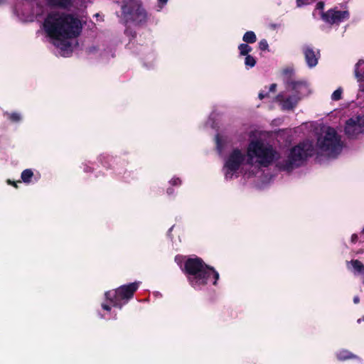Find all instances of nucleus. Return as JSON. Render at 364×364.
Wrapping results in <instances>:
<instances>
[{
  "label": "nucleus",
  "mask_w": 364,
  "mask_h": 364,
  "mask_svg": "<svg viewBox=\"0 0 364 364\" xmlns=\"http://www.w3.org/2000/svg\"><path fill=\"white\" fill-rule=\"evenodd\" d=\"M279 159V153L272 144L261 139H252L246 151L234 149L225 160L223 170L225 178H232L233 173L245 166L260 168L267 167Z\"/></svg>",
  "instance_id": "nucleus-1"
},
{
  "label": "nucleus",
  "mask_w": 364,
  "mask_h": 364,
  "mask_svg": "<svg viewBox=\"0 0 364 364\" xmlns=\"http://www.w3.org/2000/svg\"><path fill=\"white\" fill-rule=\"evenodd\" d=\"M43 28L48 36L53 38L56 46L68 50V39L77 36L81 31V22L73 15L63 12H51L46 18Z\"/></svg>",
  "instance_id": "nucleus-2"
},
{
  "label": "nucleus",
  "mask_w": 364,
  "mask_h": 364,
  "mask_svg": "<svg viewBox=\"0 0 364 364\" xmlns=\"http://www.w3.org/2000/svg\"><path fill=\"white\" fill-rule=\"evenodd\" d=\"M185 268L191 275L189 280L193 287L206 284L211 277L214 279L213 283L215 285L219 278L218 273L213 268L205 264L199 258L188 259Z\"/></svg>",
  "instance_id": "nucleus-3"
},
{
  "label": "nucleus",
  "mask_w": 364,
  "mask_h": 364,
  "mask_svg": "<svg viewBox=\"0 0 364 364\" xmlns=\"http://www.w3.org/2000/svg\"><path fill=\"white\" fill-rule=\"evenodd\" d=\"M287 88L291 92L290 95L285 96L279 94L277 97V100L283 109H294L303 97L311 93L309 85L305 81L288 80Z\"/></svg>",
  "instance_id": "nucleus-4"
},
{
  "label": "nucleus",
  "mask_w": 364,
  "mask_h": 364,
  "mask_svg": "<svg viewBox=\"0 0 364 364\" xmlns=\"http://www.w3.org/2000/svg\"><path fill=\"white\" fill-rule=\"evenodd\" d=\"M312 154V143L309 141H304L291 148L287 159L279 161L277 163V166L283 171H290L301 166Z\"/></svg>",
  "instance_id": "nucleus-5"
},
{
  "label": "nucleus",
  "mask_w": 364,
  "mask_h": 364,
  "mask_svg": "<svg viewBox=\"0 0 364 364\" xmlns=\"http://www.w3.org/2000/svg\"><path fill=\"white\" fill-rule=\"evenodd\" d=\"M317 146L328 157H336L342 150L343 144L336 130L329 127L322 129L318 138Z\"/></svg>",
  "instance_id": "nucleus-6"
},
{
  "label": "nucleus",
  "mask_w": 364,
  "mask_h": 364,
  "mask_svg": "<svg viewBox=\"0 0 364 364\" xmlns=\"http://www.w3.org/2000/svg\"><path fill=\"white\" fill-rule=\"evenodd\" d=\"M137 288V283H132L129 285L120 287L115 291L106 292L105 296L111 301L114 306L121 308L123 304L121 301L131 298Z\"/></svg>",
  "instance_id": "nucleus-7"
},
{
  "label": "nucleus",
  "mask_w": 364,
  "mask_h": 364,
  "mask_svg": "<svg viewBox=\"0 0 364 364\" xmlns=\"http://www.w3.org/2000/svg\"><path fill=\"white\" fill-rule=\"evenodd\" d=\"M123 14L132 21L141 22L146 18V13L138 0H129L122 8Z\"/></svg>",
  "instance_id": "nucleus-8"
},
{
  "label": "nucleus",
  "mask_w": 364,
  "mask_h": 364,
  "mask_svg": "<svg viewBox=\"0 0 364 364\" xmlns=\"http://www.w3.org/2000/svg\"><path fill=\"white\" fill-rule=\"evenodd\" d=\"M364 132V115L355 116L346 121L345 133L349 138H355Z\"/></svg>",
  "instance_id": "nucleus-9"
},
{
  "label": "nucleus",
  "mask_w": 364,
  "mask_h": 364,
  "mask_svg": "<svg viewBox=\"0 0 364 364\" xmlns=\"http://www.w3.org/2000/svg\"><path fill=\"white\" fill-rule=\"evenodd\" d=\"M322 19L327 23L334 24L348 19L349 13L348 11H338L336 9H329L326 12H321Z\"/></svg>",
  "instance_id": "nucleus-10"
},
{
  "label": "nucleus",
  "mask_w": 364,
  "mask_h": 364,
  "mask_svg": "<svg viewBox=\"0 0 364 364\" xmlns=\"http://www.w3.org/2000/svg\"><path fill=\"white\" fill-rule=\"evenodd\" d=\"M306 62L309 67H315L318 63V54H316L312 48L306 47L304 48Z\"/></svg>",
  "instance_id": "nucleus-11"
},
{
  "label": "nucleus",
  "mask_w": 364,
  "mask_h": 364,
  "mask_svg": "<svg viewBox=\"0 0 364 364\" xmlns=\"http://www.w3.org/2000/svg\"><path fill=\"white\" fill-rule=\"evenodd\" d=\"M72 0H47L48 5L65 9L71 5Z\"/></svg>",
  "instance_id": "nucleus-12"
},
{
  "label": "nucleus",
  "mask_w": 364,
  "mask_h": 364,
  "mask_svg": "<svg viewBox=\"0 0 364 364\" xmlns=\"http://www.w3.org/2000/svg\"><path fill=\"white\" fill-rule=\"evenodd\" d=\"M355 75L358 80L364 79V61L359 60L355 65Z\"/></svg>",
  "instance_id": "nucleus-13"
},
{
  "label": "nucleus",
  "mask_w": 364,
  "mask_h": 364,
  "mask_svg": "<svg viewBox=\"0 0 364 364\" xmlns=\"http://www.w3.org/2000/svg\"><path fill=\"white\" fill-rule=\"evenodd\" d=\"M350 264L355 273L364 275V265L358 260H352Z\"/></svg>",
  "instance_id": "nucleus-14"
},
{
  "label": "nucleus",
  "mask_w": 364,
  "mask_h": 364,
  "mask_svg": "<svg viewBox=\"0 0 364 364\" xmlns=\"http://www.w3.org/2000/svg\"><path fill=\"white\" fill-rule=\"evenodd\" d=\"M337 358L341 360H344L350 358H353L355 357L353 354L349 352L347 350H341L337 353Z\"/></svg>",
  "instance_id": "nucleus-15"
},
{
  "label": "nucleus",
  "mask_w": 364,
  "mask_h": 364,
  "mask_svg": "<svg viewBox=\"0 0 364 364\" xmlns=\"http://www.w3.org/2000/svg\"><path fill=\"white\" fill-rule=\"evenodd\" d=\"M242 40L247 43H253L256 41L257 37L253 31H247L244 34Z\"/></svg>",
  "instance_id": "nucleus-16"
},
{
  "label": "nucleus",
  "mask_w": 364,
  "mask_h": 364,
  "mask_svg": "<svg viewBox=\"0 0 364 364\" xmlns=\"http://www.w3.org/2000/svg\"><path fill=\"white\" fill-rule=\"evenodd\" d=\"M33 175V171L31 169H26L21 173V178L24 182L28 183L30 181Z\"/></svg>",
  "instance_id": "nucleus-17"
},
{
  "label": "nucleus",
  "mask_w": 364,
  "mask_h": 364,
  "mask_svg": "<svg viewBox=\"0 0 364 364\" xmlns=\"http://www.w3.org/2000/svg\"><path fill=\"white\" fill-rule=\"evenodd\" d=\"M242 55H247L252 50V48L247 44L242 43L238 47Z\"/></svg>",
  "instance_id": "nucleus-18"
},
{
  "label": "nucleus",
  "mask_w": 364,
  "mask_h": 364,
  "mask_svg": "<svg viewBox=\"0 0 364 364\" xmlns=\"http://www.w3.org/2000/svg\"><path fill=\"white\" fill-rule=\"evenodd\" d=\"M245 64L247 67L252 68L256 64V60L253 56L247 55L245 59Z\"/></svg>",
  "instance_id": "nucleus-19"
},
{
  "label": "nucleus",
  "mask_w": 364,
  "mask_h": 364,
  "mask_svg": "<svg viewBox=\"0 0 364 364\" xmlns=\"http://www.w3.org/2000/svg\"><path fill=\"white\" fill-rule=\"evenodd\" d=\"M341 95L342 89L338 88L333 92L331 95V99L335 101L339 100L341 98Z\"/></svg>",
  "instance_id": "nucleus-20"
},
{
  "label": "nucleus",
  "mask_w": 364,
  "mask_h": 364,
  "mask_svg": "<svg viewBox=\"0 0 364 364\" xmlns=\"http://www.w3.org/2000/svg\"><path fill=\"white\" fill-rule=\"evenodd\" d=\"M269 45L267 41L264 39L262 40L259 43V48L262 50H266L268 49Z\"/></svg>",
  "instance_id": "nucleus-21"
},
{
  "label": "nucleus",
  "mask_w": 364,
  "mask_h": 364,
  "mask_svg": "<svg viewBox=\"0 0 364 364\" xmlns=\"http://www.w3.org/2000/svg\"><path fill=\"white\" fill-rule=\"evenodd\" d=\"M9 119L14 122H18L21 119V115L18 113H12L9 114Z\"/></svg>",
  "instance_id": "nucleus-22"
},
{
  "label": "nucleus",
  "mask_w": 364,
  "mask_h": 364,
  "mask_svg": "<svg viewBox=\"0 0 364 364\" xmlns=\"http://www.w3.org/2000/svg\"><path fill=\"white\" fill-rule=\"evenodd\" d=\"M312 1L313 0H297L296 2H297L298 6H301L303 5L309 4L311 3Z\"/></svg>",
  "instance_id": "nucleus-23"
},
{
  "label": "nucleus",
  "mask_w": 364,
  "mask_h": 364,
  "mask_svg": "<svg viewBox=\"0 0 364 364\" xmlns=\"http://www.w3.org/2000/svg\"><path fill=\"white\" fill-rule=\"evenodd\" d=\"M323 7H324V4H323V2H321V1L318 2L316 5V9H319V10H323Z\"/></svg>",
  "instance_id": "nucleus-24"
},
{
  "label": "nucleus",
  "mask_w": 364,
  "mask_h": 364,
  "mask_svg": "<svg viewBox=\"0 0 364 364\" xmlns=\"http://www.w3.org/2000/svg\"><path fill=\"white\" fill-rule=\"evenodd\" d=\"M284 74L291 75L293 73L292 69H285L283 71Z\"/></svg>",
  "instance_id": "nucleus-25"
},
{
  "label": "nucleus",
  "mask_w": 364,
  "mask_h": 364,
  "mask_svg": "<svg viewBox=\"0 0 364 364\" xmlns=\"http://www.w3.org/2000/svg\"><path fill=\"white\" fill-rule=\"evenodd\" d=\"M171 184L176 185L178 183H181V181L178 178H173L171 181Z\"/></svg>",
  "instance_id": "nucleus-26"
},
{
  "label": "nucleus",
  "mask_w": 364,
  "mask_h": 364,
  "mask_svg": "<svg viewBox=\"0 0 364 364\" xmlns=\"http://www.w3.org/2000/svg\"><path fill=\"white\" fill-rule=\"evenodd\" d=\"M276 87H277L276 84H272L269 87V92H275Z\"/></svg>",
  "instance_id": "nucleus-27"
},
{
  "label": "nucleus",
  "mask_w": 364,
  "mask_h": 364,
  "mask_svg": "<svg viewBox=\"0 0 364 364\" xmlns=\"http://www.w3.org/2000/svg\"><path fill=\"white\" fill-rule=\"evenodd\" d=\"M168 0H159L160 4V9L167 3Z\"/></svg>",
  "instance_id": "nucleus-28"
},
{
  "label": "nucleus",
  "mask_w": 364,
  "mask_h": 364,
  "mask_svg": "<svg viewBox=\"0 0 364 364\" xmlns=\"http://www.w3.org/2000/svg\"><path fill=\"white\" fill-rule=\"evenodd\" d=\"M102 307L103 308V309L106 310V311H110V307L109 305L107 304H102Z\"/></svg>",
  "instance_id": "nucleus-29"
},
{
  "label": "nucleus",
  "mask_w": 364,
  "mask_h": 364,
  "mask_svg": "<svg viewBox=\"0 0 364 364\" xmlns=\"http://www.w3.org/2000/svg\"><path fill=\"white\" fill-rule=\"evenodd\" d=\"M267 96V94H264L263 92H261L259 93V98L260 100L264 99Z\"/></svg>",
  "instance_id": "nucleus-30"
},
{
  "label": "nucleus",
  "mask_w": 364,
  "mask_h": 364,
  "mask_svg": "<svg viewBox=\"0 0 364 364\" xmlns=\"http://www.w3.org/2000/svg\"><path fill=\"white\" fill-rule=\"evenodd\" d=\"M358 236L356 235H353L351 237V240L353 242H355L357 240Z\"/></svg>",
  "instance_id": "nucleus-31"
},
{
  "label": "nucleus",
  "mask_w": 364,
  "mask_h": 364,
  "mask_svg": "<svg viewBox=\"0 0 364 364\" xmlns=\"http://www.w3.org/2000/svg\"><path fill=\"white\" fill-rule=\"evenodd\" d=\"M359 301H360V299H359V297H358V296H355V297L353 298V302H354L355 304H358V303H359Z\"/></svg>",
  "instance_id": "nucleus-32"
},
{
  "label": "nucleus",
  "mask_w": 364,
  "mask_h": 364,
  "mask_svg": "<svg viewBox=\"0 0 364 364\" xmlns=\"http://www.w3.org/2000/svg\"><path fill=\"white\" fill-rule=\"evenodd\" d=\"M217 143H218V136H216Z\"/></svg>",
  "instance_id": "nucleus-33"
},
{
  "label": "nucleus",
  "mask_w": 364,
  "mask_h": 364,
  "mask_svg": "<svg viewBox=\"0 0 364 364\" xmlns=\"http://www.w3.org/2000/svg\"><path fill=\"white\" fill-rule=\"evenodd\" d=\"M363 232L364 233V229L363 230Z\"/></svg>",
  "instance_id": "nucleus-34"
},
{
  "label": "nucleus",
  "mask_w": 364,
  "mask_h": 364,
  "mask_svg": "<svg viewBox=\"0 0 364 364\" xmlns=\"http://www.w3.org/2000/svg\"><path fill=\"white\" fill-rule=\"evenodd\" d=\"M2 0H0V3L1 2Z\"/></svg>",
  "instance_id": "nucleus-35"
}]
</instances>
